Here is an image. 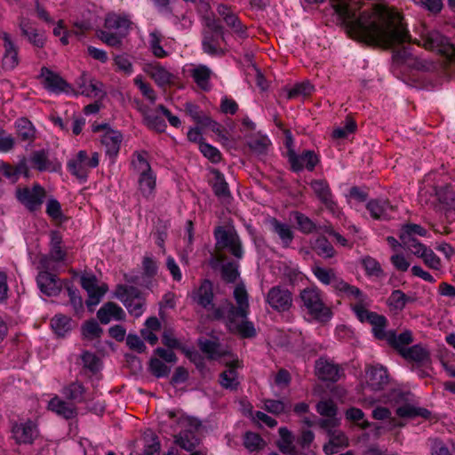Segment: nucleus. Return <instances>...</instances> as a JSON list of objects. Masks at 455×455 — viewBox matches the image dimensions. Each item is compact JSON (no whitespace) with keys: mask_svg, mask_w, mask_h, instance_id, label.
I'll return each instance as SVG.
<instances>
[{"mask_svg":"<svg viewBox=\"0 0 455 455\" xmlns=\"http://www.w3.org/2000/svg\"><path fill=\"white\" fill-rule=\"evenodd\" d=\"M347 34L371 45L390 48L410 39L400 14L376 5L371 12L356 17L359 3L354 0H331Z\"/></svg>","mask_w":455,"mask_h":455,"instance_id":"1","label":"nucleus"},{"mask_svg":"<svg viewBox=\"0 0 455 455\" xmlns=\"http://www.w3.org/2000/svg\"><path fill=\"white\" fill-rule=\"evenodd\" d=\"M234 298L237 307L228 300L222 301L213 311L214 320L226 319V325L233 333L243 338H252L256 330L251 322L248 321L249 301L247 291L243 285H237L234 290Z\"/></svg>","mask_w":455,"mask_h":455,"instance_id":"2","label":"nucleus"},{"mask_svg":"<svg viewBox=\"0 0 455 455\" xmlns=\"http://www.w3.org/2000/svg\"><path fill=\"white\" fill-rule=\"evenodd\" d=\"M299 299L308 314L315 319L326 322L331 317V309L323 300L322 291L316 286L307 287L300 291Z\"/></svg>","mask_w":455,"mask_h":455,"instance_id":"3","label":"nucleus"},{"mask_svg":"<svg viewBox=\"0 0 455 455\" xmlns=\"http://www.w3.org/2000/svg\"><path fill=\"white\" fill-rule=\"evenodd\" d=\"M114 296L124 305L132 315L139 317L143 314L145 298L138 288L118 284Z\"/></svg>","mask_w":455,"mask_h":455,"instance_id":"4","label":"nucleus"},{"mask_svg":"<svg viewBox=\"0 0 455 455\" xmlns=\"http://www.w3.org/2000/svg\"><path fill=\"white\" fill-rule=\"evenodd\" d=\"M220 41L226 42L223 27L215 20H209L204 32V51L211 55L224 54L225 51L220 47Z\"/></svg>","mask_w":455,"mask_h":455,"instance_id":"5","label":"nucleus"},{"mask_svg":"<svg viewBox=\"0 0 455 455\" xmlns=\"http://www.w3.org/2000/svg\"><path fill=\"white\" fill-rule=\"evenodd\" d=\"M417 44L427 50L436 51L449 59L455 57V47L439 31L431 30L423 33Z\"/></svg>","mask_w":455,"mask_h":455,"instance_id":"6","label":"nucleus"},{"mask_svg":"<svg viewBox=\"0 0 455 455\" xmlns=\"http://www.w3.org/2000/svg\"><path fill=\"white\" fill-rule=\"evenodd\" d=\"M39 272L36 282L37 285L44 294L47 296H56L61 291L60 280L57 278V275L49 272L52 268L49 264V259L46 256H42L39 260Z\"/></svg>","mask_w":455,"mask_h":455,"instance_id":"7","label":"nucleus"},{"mask_svg":"<svg viewBox=\"0 0 455 455\" xmlns=\"http://www.w3.org/2000/svg\"><path fill=\"white\" fill-rule=\"evenodd\" d=\"M214 234L218 250L227 249L235 258L241 259L243 257L242 243L235 231L219 227L216 228Z\"/></svg>","mask_w":455,"mask_h":455,"instance_id":"8","label":"nucleus"},{"mask_svg":"<svg viewBox=\"0 0 455 455\" xmlns=\"http://www.w3.org/2000/svg\"><path fill=\"white\" fill-rule=\"evenodd\" d=\"M99 164V154L94 152L90 158L84 150L78 152L76 157L68 164L69 172L81 180H85L88 172Z\"/></svg>","mask_w":455,"mask_h":455,"instance_id":"9","label":"nucleus"},{"mask_svg":"<svg viewBox=\"0 0 455 455\" xmlns=\"http://www.w3.org/2000/svg\"><path fill=\"white\" fill-rule=\"evenodd\" d=\"M18 200L30 212L40 209L46 196L45 189L38 184H35L31 188H23L17 189Z\"/></svg>","mask_w":455,"mask_h":455,"instance_id":"10","label":"nucleus"},{"mask_svg":"<svg viewBox=\"0 0 455 455\" xmlns=\"http://www.w3.org/2000/svg\"><path fill=\"white\" fill-rule=\"evenodd\" d=\"M265 301L272 309L277 312H285L292 306V294L288 289L276 285L267 292Z\"/></svg>","mask_w":455,"mask_h":455,"instance_id":"11","label":"nucleus"},{"mask_svg":"<svg viewBox=\"0 0 455 455\" xmlns=\"http://www.w3.org/2000/svg\"><path fill=\"white\" fill-rule=\"evenodd\" d=\"M213 287L212 282L204 280L198 288H196L192 293L191 298L194 303L202 307L207 311H211V317L213 319V311L218 307L213 304Z\"/></svg>","mask_w":455,"mask_h":455,"instance_id":"12","label":"nucleus"},{"mask_svg":"<svg viewBox=\"0 0 455 455\" xmlns=\"http://www.w3.org/2000/svg\"><path fill=\"white\" fill-rule=\"evenodd\" d=\"M97 282V278L93 275H86L81 277V285L88 293L86 305L92 311L93 307L100 303V299L108 291L106 284L99 286Z\"/></svg>","mask_w":455,"mask_h":455,"instance_id":"13","label":"nucleus"},{"mask_svg":"<svg viewBox=\"0 0 455 455\" xmlns=\"http://www.w3.org/2000/svg\"><path fill=\"white\" fill-rule=\"evenodd\" d=\"M339 365L325 357H320L315 363V373L321 380L336 382L339 379Z\"/></svg>","mask_w":455,"mask_h":455,"instance_id":"14","label":"nucleus"},{"mask_svg":"<svg viewBox=\"0 0 455 455\" xmlns=\"http://www.w3.org/2000/svg\"><path fill=\"white\" fill-rule=\"evenodd\" d=\"M289 161L291 168L295 172H299L306 167L308 171H313L318 163V157L314 151L307 150L302 155H297L291 150L289 152Z\"/></svg>","mask_w":455,"mask_h":455,"instance_id":"15","label":"nucleus"},{"mask_svg":"<svg viewBox=\"0 0 455 455\" xmlns=\"http://www.w3.org/2000/svg\"><path fill=\"white\" fill-rule=\"evenodd\" d=\"M1 39L4 41V54L3 57V68L4 69L12 70L19 63L18 50L11 36L6 32H1Z\"/></svg>","mask_w":455,"mask_h":455,"instance_id":"16","label":"nucleus"},{"mask_svg":"<svg viewBox=\"0 0 455 455\" xmlns=\"http://www.w3.org/2000/svg\"><path fill=\"white\" fill-rule=\"evenodd\" d=\"M97 317L102 324H108L111 320H124L125 313L117 304L107 302L98 310Z\"/></svg>","mask_w":455,"mask_h":455,"instance_id":"17","label":"nucleus"},{"mask_svg":"<svg viewBox=\"0 0 455 455\" xmlns=\"http://www.w3.org/2000/svg\"><path fill=\"white\" fill-rule=\"evenodd\" d=\"M367 209L371 217L376 220L391 219L395 212L394 206H392L387 200L384 199L371 200L367 204Z\"/></svg>","mask_w":455,"mask_h":455,"instance_id":"18","label":"nucleus"},{"mask_svg":"<svg viewBox=\"0 0 455 455\" xmlns=\"http://www.w3.org/2000/svg\"><path fill=\"white\" fill-rule=\"evenodd\" d=\"M36 435L37 431L31 421L17 423L12 427V436L18 443H32Z\"/></svg>","mask_w":455,"mask_h":455,"instance_id":"19","label":"nucleus"},{"mask_svg":"<svg viewBox=\"0 0 455 455\" xmlns=\"http://www.w3.org/2000/svg\"><path fill=\"white\" fill-rule=\"evenodd\" d=\"M310 187L322 204H323L326 208L332 211L335 203L332 199V193L328 182L324 180H315L311 181Z\"/></svg>","mask_w":455,"mask_h":455,"instance_id":"20","label":"nucleus"},{"mask_svg":"<svg viewBox=\"0 0 455 455\" xmlns=\"http://www.w3.org/2000/svg\"><path fill=\"white\" fill-rule=\"evenodd\" d=\"M367 384L372 390H380L388 383L387 370L382 366H371L366 371Z\"/></svg>","mask_w":455,"mask_h":455,"instance_id":"21","label":"nucleus"},{"mask_svg":"<svg viewBox=\"0 0 455 455\" xmlns=\"http://www.w3.org/2000/svg\"><path fill=\"white\" fill-rule=\"evenodd\" d=\"M123 136L120 132L108 129L101 137V144L109 157H115L120 149Z\"/></svg>","mask_w":455,"mask_h":455,"instance_id":"22","label":"nucleus"},{"mask_svg":"<svg viewBox=\"0 0 455 455\" xmlns=\"http://www.w3.org/2000/svg\"><path fill=\"white\" fill-rule=\"evenodd\" d=\"M41 76L44 78V87L53 92H64L68 84L58 74L44 67L41 68Z\"/></svg>","mask_w":455,"mask_h":455,"instance_id":"23","label":"nucleus"},{"mask_svg":"<svg viewBox=\"0 0 455 455\" xmlns=\"http://www.w3.org/2000/svg\"><path fill=\"white\" fill-rule=\"evenodd\" d=\"M50 252L49 255H45L49 259V264L51 261L60 262L65 260L66 251L61 247L62 236L58 231H52L50 234Z\"/></svg>","mask_w":455,"mask_h":455,"instance_id":"24","label":"nucleus"},{"mask_svg":"<svg viewBox=\"0 0 455 455\" xmlns=\"http://www.w3.org/2000/svg\"><path fill=\"white\" fill-rule=\"evenodd\" d=\"M79 93L87 97H98L102 93V84L97 80L87 79L82 76L78 81Z\"/></svg>","mask_w":455,"mask_h":455,"instance_id":"25","label":"nucleus"},{"mask_svg":"<svg viewBox=\"0 0 455 455\" xmlns=\"http://www.w3.org/2000/svg\"><path fill=\"white\" fill-rule=\"evenodd\" d=\"M168 415L171 419L177 418V427L180 429V433H186L190 435H195L194 432L196 431L201 426L200 421L194 418L183 415L179 416L174 411H169Z\"/></svg>","mask_w":455,"mask_h":455,"instance_id":"26","label":"nucleus"},{"mask_svg":"<svg viewBox=\"0 0 455 455\" xmlns=\"http://www.w3.org/2000/svg\"><path fill=\"white\" fill-rule=\"evenodd\" d=\"M49 409L65 419H72L76 415L74 404L67 403L59 397H54L49 402Z\"/></svg>","mask_w":455,"mask_h":455,"instance_id":"27","label":"nucleus"},{"mask_svg":"<svg viewBox=\"0 0 455 455\" xmlns=\"http://www.w3.org/2000/svg\"><path fill=\"white\" fill-rule=\"evenodd\" d=\"M400 355L404 359L416 363H424L429 359L428 351L419 345H415L411 347H402L400 349Z\"/></svg>","mask_w":455,"mask_h":455,"instance_id":"28","label":"nucleus"},{"mask_svg":"<svg viewBox=\"0 0 455 455\" xmlns=\"http://www.w3.org/2000/svg\"><path fill=\"white\" fill-rule=\"evenodd\" d=\"M198 345L200 349L206 354L210 359L220 358L225 354L220 343L215 339L200 338L198 339Z\"/></svg>","mask_w":455,"mask_h":455,"instance_id":"29","label":"nucleus"},{"mask_svg":"<svg viewBox=\"0 0 455 455\" xmlns=\"http://www.w3.org/2000/svg\"><path fill=\"white\" fill-rule=\"evenodd\" d=\"M62 395L65 398L75 403H83L85 398V387L81 382L75 381L66 386L62 389Z\"/></svg>","mask_w":455,"mask_h":455,"instance_id":"30","label":"nucleus"},{"mask_svg":"<svg viewBox=\"0 0 455 455\" xmlns=\"http://www.w3.org/2000/svg\"><path fill=\"white\" fill-rule=\"evenodd\" d=\"M147 72L160 86H165L171 84L174 78L172 73L160 65H150Z\"/></svg>","mask_w":455,"mask_h":455,"instance_id":"31","label":"nucleus"},{"mask_svg":"<svg viewBox=\"0 0 455 455\" xmlns=\"http://www.w3.org/2000/svg\"><path fill=\"white\" fill-rule=\"evenodd\" d=\"M396 414L401 418L414 419L421 417L423 419H428L431 412L425 408L416 407L406 403L396 409Z\"/></svg>","mask_w":455,"mask_h":455,"instance_id":"32","label":"nucleus"},{"mask_svg":"<svg viewBox=\"0 0 455 455\" xmlns=\"http://www.w3.org/2000/svg\"><path fill=\"white\" fill-rule=\"evenodd\" d=\"M130 27V21L116 14H108L105 20V28L108 30H117L122 36H125Z\"/></svg>","mask_w":455,"mask_h":455,"instance_id":"33","label":"nucleus"},{"mask_svg":"<svg viewBox=\"0 0 455 455\" xmlns=\"http://www.w3.org/2000/svg\"><path fill=\"white\" fill-rule=\"evenodd\" d=\"M211 75L212 70L204 65H199L191 70L194 81L204 91L210 90L209 80Z\"/></svg>","mask_w":455,"mask_h":455,"instance_id":"34","label":"nucleus"},{"mask_svg":"<svg viewBox=\"0 0 455 455\" xmlns=\"http://www.w3.org/2000/svg\"><path fill=\"white\" fill-rule=\"evenodd\" d=\"M138 182L142 196L147 198L149 197L156 188V176L153 174L152 170L140 172Z\"/></svg>","mask_w":455,"mask_h":455,"instance_id":"35","label":"nucleus"},{"mask_svg":"<svg viewBox=\"0 0 455 455\" xmlns=\"http://www.w3.org/2000/svg\"><path fill=\"white\" fill-rule=\"evenodd\" d=\"M271 226L273 231L278 235L279 238L282 241V243L284 247L290 246L291 243L293 240V232L291 227L287 224L281 223L275 219L271 220Z\"/></svg>","mask_w":455,"mask_h":455,"instance_id":"36","label":"nucleus"},{"mask_svg":"<svg viewBox=\"0 0 455 455\" xmlns=\"http://www.w3.org/2000/svg\"><path fill=\"white\" fill-rule=\"evenodd\" d=\"M20 28L22 36H26L29 43L34 46L42 48L44 45L45 38L43 34L39 33L37 29L30 27L27 22L21 21Z\"/></svg>","mask_w":455,"mask_h":455,"instance_id":"37","label":"nucleus"},{"mask_svg":"<svg viewBox=\"0 0 455 455\" xmlns=\"http://www.w3.org/2000/svg\"><path fill=\"white\" fill-rule=\"evenodd\" d=\"M220 382L227 389L234 390L237 388L239 381L237 380V372L234 363H231L228 369L220 374Z\"/></svg>","mask_w":455,"mask_h":455,"instance_id":"38","label":"nucleus"},{"mask_svg":"<svg viewBox=\"0 0 455 455\" xmlns=\"http://www.w3.org/2000/svg\"><path fill=\"white\" fill-rule=\"evenodd\" d=\"M313 250L318 256L323 259H331L335 255V250L333 246L323 236L315 239L313 243Z\"/></svg>","mask_w":455,"mask_h":455,"instance_id":"39","label":"nucleus"},{"mask_svg":"<svg viewBox=\"0 0 455 455\" xmlns=\"http://www.w3.org/2000/svg\"><path fill=\"white\" fill-rule=\"evenodd\" d=\"M387 322V320L384 315L377 313L374 315H371L370 323L372 325V331L377 339L387 340L389 335V331L387 332L385 331Z\"/></svg>","mask_w":455,"mask_h":455,"instance_id":"40","label":"nucleus"},{"mask_svg":"<svg viewBox=\"0 0 455 455\" xmlns=\"http://www.w3.org/2000/svg\"><path fill=\"white\" fill-rule=\"evenodd\" d=\"M387 341L400 353L402 347H406V345L412 342V334L410 331H405L397 336L394 331H389Z\"/></svg>","mask_w":455,"mask_h":455,"instance_id":"41","label":"nucleus"},{"mask_svg":"<svg viewBox=\"0 0 455 455\" xmlns=\"http://www.w3.org/2000/svg\"><path fill=\"white\" fill-rule=\"evenodd\" d=\"M144 450L141 455H156L159 453L161 444L158 437L152 430H147L144 433Z\"/></svg>","mask_w":455,"mask_h":455,"instance_id":"42","label":"nucleus"},{"mask_svg":"<svg viewBox=\"0 0 455 455\" xmlns=\"http://www.w3.org/2000/svg\"><path fill=\"white\" fill-rule=\"evenodd\" d=\"M51 325L54 332L60 337L65 336L72 328L71 319L63 315H55L51 321Z\"/></svg>","mask_w":455,"mask_h":455,"instance_id":"43","label":"nucleus"},{"mask_svg":"<svg viewBox=\"0 0 455 455\" xmlns=\"http://www.w3.org/2000/svg\"><path fill=\"white\" fill-rule=\"evenodd\" d=\"M174 438L175 443L188 451H193L199 444V439L196 435L186 433H179L174 435Z\"/></svg>","mask_w":455,"mask_h":455,"instance_id":"44","label":"nucleus"},{"mask_svg":"<svg viewBox=\"0 0 455 455\" xmlns=\"http://www.w3.org/2000/svg\"><path fill=\"white\" fill-rule=\"evenodd\" d=\"M399 238L402 245L414 255L419 257L426 246L420 243L415 237H411L406 234H400Z\"/></svg>","mask_w":455,"mask_h":455,"instance_id":"45","label":"nucleus"},{"mask_svg":"<svg viewBox=\"0 0 455 455\" xmlns=\"http://www.w3.org/2000/svg\"><path fill=\"white\" fill-rule=\"evenodd\" d=\"M270 145V140L267 136L256 135L248 141L249 148L257 155H264Z\"/></svg>","mask_w":455,"mask_h":455,"instance_id":"46","label":"nucleus"},{"mask_svg":"<svg viewBox=\"0 0 455 455\" xmlns=\"http://www.w3.org/2000/svg\"><path fill=\"white\" fill-rule=\"evenodd\" d=\"M16 127L19 137L22 140H31L35 137V129L30 121L26 118H20L16 122Z\"/></svg>","mask_w":455,"mask_h":455,"instance_id":"47","label":"nucleus"},{"mask_svg":"<svg viewBox=\"0 0 455 455\" xmlns=\"http://www.w3.org/2000/svg\"><path fill=\"white\" fill-rule=\"evenodd\" d=\"M162 38L161 33L156 30L149 34V48L152 53L157 58H164L168 55L167 52L160 45Z\"/></svg>","mask_w":455,"mask_h":455,"instance_id":"48","label":"nucleus"},{"mask_svg":"<svg viewBox=\"0 0 455 455\" xmlns=\"http://www.w3.org/2000/svg\"><path fill=\"white\" fill-rule=\"evenodd\" d=\"M162 38L161 33L156 30L149 34V48L152 53L157 58H164L168 55L167 52L160 45Z\"/></svg>","mask_w":455,"mask_h":455,"instance_id":"49","label":"nucleus"},{"mask_svg":"<svg viewBox=\"0 0 455 455\" xmlns=\"http://www.w3.org/2000/svg\"><path fill=\"white\" fill-rule=\"evenodd\" d=\"M30 162L32 166L40 172L48 170L51 164L44 150L35 151L31 156Z\"/></svg>","mask_w":455,"mask_h":455,"instance_id":"50","label":"nucleus"},{"mask_svg":"<svg viewBox=\"0 0 455 455\" xmlns=\"http://www.w3.org/2000/svg\"><path fill=\"white\" fill-rule=\"evenodd\" d=\"M226 25L232 29V32L239 38H245L248 36L247 28L242 24L239 18L235 13L229 16L225 20Z\"/></svg>","mask_w":455,"mask_h":455,"instance_id":"51","label":"nucleus"},{"mask_svg":"<svg viewBox=\"0 0 455 455\" xmlns=\"http://www.w3.org/2000/svg\"><path fill=\"white\" fill-rule=\"evenodd\" d=\"M144 123L148 128L159 132H164L166 127L164 120L151 111L144 113Z\"/></svg>","mask_w":455,"mask_h":455,"instance_id":"52","label":"nucleus"},{"mask_svg":"<svg viewBox=\"0 0 455 455\" xmlns=\"http://www.w3.org/2000/svg\"><path fill=\"white\" fill-rule=\"evenodd\" d=\"M103 330L95 320L85 322L82 326L83 336L87 339L100 338Z\"/></svg>","mask_w":455,"mask_h":455,"instance_id":"53","label":"nucleus"},{"mask_svg":"<svg viewBox=\"0 0 455 455\" xmlns=\"http://www.w3.org/2000/svg\"><path fill=\"white\" fill-rule=\"evenodd\" d=\"M149 370L156 378L167 377L171 372V368L159 358H151Z\"/></svg>","mask_w":455,"mask_h":455,"instance_id":"54","label":"nucleus"},{"mask_svg":"<svg viewBox=\"0 0 455 455\" xmlns=\"http://www.w3.org/2000/svg\"><path fill=\"white\" fill-rule=\"evenodd\" d=\"M315 276L323 284H331L336 277L335 271L331 268H324L315 266L312 268Z\"/></svg>","mask_w":455,"mask_h":455,"instance_id":"55","label":"nucleus"},{"mask_svg":"<svg viewBox=\"0 0 455 455\" xmlns=\"http://www.w3.org/2000/svg\"><path fill=\"white\" fill-rule=\"evenodd\" d=\"M314 91V85L311 84L308 81H304L300 84H297L294 85L292 89H291L288 92V99H294L299 96H308Z\"/></svg>","mask_w":455,"mask_h":455,"instance_id":"56","label":"nucleus"},{"mask_svg":"<svg viewBox=\"0 0 455 455\" xmlns=\"http://www.w3.org/2000/svg\"><path fill=\"white\" fill-rule=\"evenodd\" d=\"M434 190L440 203L448 206L455 205V193L450 186L439 189L435 188Z\"/></svg>","mask_w":455,"mask_h":455,"instance_id":"57","label":"nucleus"},{"mask_svg":"<svg viewBox=\"0 0 455 455\" xmlns=\"http://www.w3.org/2000/svg\"><path fill=\"white\" fill-rule=\"evenodd\" d=\"M243 443L244 446L251 451L262 449L265 445V443L259 435L252 432H247L244 435Z\"/></svg>","mask_w":455,"mask_h":455,"instance_id":"58","label":"nucleus"},{"mask_svg":"<svg viewBox=\"0 0 455 455\" xmlns=\"http://www.w3.org/2000/svg\"><path fill=\"white\" fill-rule=\"evenodd\" d=\"M317 412L323 417H336L338 408L332 400H322L316 404Z\"/></svg>","mask_w":455,"mask_h":455,"instance_id":"59","label":"nucleus"},{"mask_svg":"<svg viewBox=\"0 0 455 455\" xmlns=\"http://www.w3.org/2000/svg\"><path fill=\"white\" fill-rule=\"evenodd\" d=\"M214 194L221 198L227 199L230 196L228 183L225 181L224 177L220 173L217 174L215 182L213 184Z\"/></svg>","mask_w":455,"mask_h":455,"instance_id":"60","label":"nucleus"},{"mask_svg":"<svg viewBox=\"0 0 455 455\" xmlns=\"http://www.w3.org/2000/svg\"><path fill=\"white\" fill-rule=\"evenodd\" d=\"M199 149L206 158L214 164L219 163L221 160V154L220 150L208 143L201 142Z\"/></svg>","mask_w":455,"mask_h":455,"instance_id":"61","label":"nucleus"},{"mask_svg":"<svg viewBox=\"0 0 455 455\" xmlns=\"http://www.w3.org/2000/svg\"><path fill=\"white\" fill-rule=\"evenodd\" d=\"M431 455H453L447 443L439 438L429 439Z\"/></svg>","mask_w":455,"mask_h":455,"instance_id":"62","label":"nucleus"},{"mask_svg":"<svg viewBox=\"0 0 455 455\" xmlns=\"http://www.w3.org/2000/svg\"><path fill=\"white\" fill-rule=\"evenodd\" d=\"M356 129V124L352 118H347L344 127H338L333 130L332 136L334 139H344L348 134L353 133Z\"/></svg>","mask_w":455,"mask_h":455,"instance_id":"63","label":"nucleus"},{"mask_svg":"<svg viewBox=\"0 0 455 455\" xmlns=\"http://www.w3.org/2000/svg\"><path fill=\"white\" fill-rule=\"evenodd\" d=\"M124 36L115 34L109 31H100L99 37L101 41L112 47H120L122 44V38Z\"/></svg>","mask_w":455,"mask_h":455,"instance_id":"64","label":"nucleus"}]
</instances>
